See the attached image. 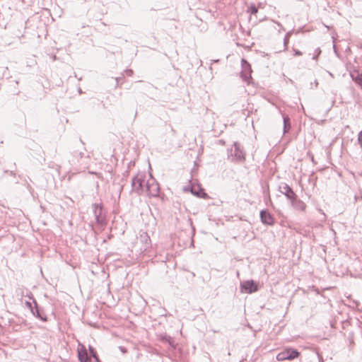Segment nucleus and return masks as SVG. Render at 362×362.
Wrapping results in <instances>:
<instances>
[{"instance_id":"1","label":"nucleus","mask_w":362,"mask_h":362,"mask_svg":"<svg viewBox=\"0 0 362 362\" xmlns=\"http://www.w3.org/2000/svg\"><path fill=\"white\" fill-rule=\"evenodd\" d=\"M300 355V353L297 349L286 348L277 354L276 360L278 361H284L286 360L292 361L298 358Z\"/></svg>"},{"instance_id":"2","label":"nucleus","mask_w":362,"mask_h":362,"mask_svg":"<svg viewBox=\"0 0 362 362\" xmlns=\"http://www.w3.org/2000/svg\"><path fill=\"white\" fill-rule=\"evenodd\" d=\"M145 178L144 174L139 173L132 180V190L138 194H141L144 191V186L146 183Z\"/></svg>"},{"instance_id":"3","label":"nucleus","mask_w":362,"mask_h":362,"mask_svg":"<svg viewBox=\"0 0 362 362\" xmlns=\"http://www.w3.org/2000/svg\"><path fill=\"white\" fill-rule=\"evenodd\" d=\"M233 146L234 148V153H230L231 160L233 162H244L245 160V152L240 144L235 141Z\"/></svg>"},{"instance_id":"4","label":"nucleus","mask_w":362,"mask_h":362,"mask_svg":"<svg viewBox=\"0 0 362 362\" xmlns=\"http://www.w3.org/2000/svg\"><path fill=\"white\" fill-rule=\"evenodd\" d=\"M92 208L93 211V214L95 216V221L97 223L100 225H103L105 223V216L104 213V209L100 204H93Z\"/></svg>"},{"instance_id":"5","label":"nucleus","mask_w":362,"mask_h":362,"mask_svg":"<svg viewBox=\"0 0 362 362\" xmlns=\"http://www.w3.org/2000/svg\"><path fill=\"white\" fill-rule=\"evenodd\" d=\"M242 71L240 72V77L244 81L250 83V80L252 78L251 73L252 68L250 63L245 59H241Z\"/></svg>"},{"instance_id":"6","label":"nucleus","mask_w":362,"mask_h":362,"mask_svg":"<svg viewBox=\"0 0 362 362\" xmlns=\"http://www.w3.org/2000/svg\"><path fill=\"white\" fill-rule=\"evenodd\" d=\"M146 192L149 196H158L160 192L159 185L153 177H151L148 180L146 181Z\"/></svg>"},{"instance_id":"7","label":"nucleus","mask_w":362,"mask_h":362,"mask_svg":"<svg viewBox=\"0 0 362 362\" xmlns=\"http://www.w3.org/2000/svg\"><path fill=\"white\" fill-rule=\"evenodd\" d=\"M279 190L284 194L288 200L294 199L297 197L296 194L293 192L292 188L286 183H281L279 187Z\"/></svg>"},{"instance_id":"8","label":"nucleus","mask_w":362,"mask_h":362,"mask_svg":"<svg viewBox=\"0 0 362 362\" xmlns=\"http://www.w3.org/2000/svg\"><path fill=\"white\" fill-rule=\"evenodd\" d=\"M240 286L241 289L247 293H252L258 290L257 284L253 280L244 281Z\"/></svg>"},{"instance_id":"9","label":"nucleus","mask_w":362,"mask_h":362,"mask_svg":"<svg viewBox=\"0 0 362 362\" xmlns=\"http://www.w3.org/2000/svg\"><path fill=\"white\" fill-rule=\"evenodd\" d=\"M259 215L263 224L267 226H273L274 224V218L267 210H262Z\"/></svg>"},{"instance_id":"10","label":"nucleus","mask_w":362,"mask_h":362,"mask_svg":"<svg viewBox=\"0 0 362 362\" xmlns=\"http://www.w3.org/2000/svg\"><path fill=\"white\" fill-rule=\"evenodd\" d=\"M350 76L352 80L354 81L358 86L362 88V73L360 72V70L354 68L352 70H350Z\"/></svg>"},{"instance_id":"11","label":"nucleus","mask_w":362,"mask_h":362,"mask_svg":"<svg viewBox=\"0 0 362 362\" xmlns=\"http://www.w3.org/2000/svg\"><path fill=\"white\" fill-rule=\"evenodd\" d=\"M291 203L292 206L296 210L304 211L306 209V204L302 200L298 199L297 197L291 200Z\"/></svg>"},{"instance_id":"12","label":"nucleus","mask_w":362,"mask_h":362,"mask_svg":"<svg viewBox=\"0 0 362 362\" xmlns=\"http://www.w3.org/2000/svg\"><path fill=\"white\" fill-rule=\"evenodd\" d=\"M78 357L80 362H88L90 357L88 356L86 349L82 346L81 349H78Z\"/></svg>"},{"instance_id":"13","label":"nucleus","mask_w":362,"mask_h":362,"mask_svg":"<svg viewBox=\"0 0 362 362\" xmlns=\"http://www.w3.org/2000/svg\"><path fill=\"white\" fill-rule=\"evenodd\" d=\"M33 303L35 304L34 306V311L35 313V315H34L36 317L40 319L43 322L47 321V316L44 314V313L38 308L37 301L35 300H33Z\"/></svg>"},{"instance_id":"14","label":"nucleus","mask_w":362,"mask_h":362,"mask_svg":"<svg viewBox=\"0 0 362 362\" xmlns=\"http://www.w3.org/2000/svg\"><path fill=\"white\" fill-rule=\"evenodd\" d=\"M140 241L144 245V250H146L151 245V239L149 235L146 232H142L139 236Z\"/></svg>"},{"instance_id":"15","label":"nucleus","mask_w":362,"mask_h":362,"mask_svg":"<svg viewBox=\"0 0 362 362\" xmlns=\"http://www.w3.org/2000/svg\"><path fill=\"white\" fill-rule=\"evenodd\" d=\"M159 339L162 342L168 343L172 348H175L174 340L170 336L166 334H162L159 335Z\"/></svg>"},{"instance_id":"16","label":"nucleus","mask_w":362,"mask_h":362,"mask_svg":"<svg viewBox=\"0 0 362 362\" xmlns=\"http://www.w3.org/2000/svg\"><path fill=\"white\" fill-rule=\"evenodd\" d=\"M284 119V133L288 132L291 129L290 118L288 115H283Z\"/></svg>"},{"instance_id":"17","label":"nucleus","mask_w":362,"mask_h":362,"mask_svg":"<svg viewBox=\"0 0 362 362\" xmlns=\"http://www.w3.org/2000/svg\"><path fill=\"white\" fill-rule=\"evenodd\" d=\"M191 192L193 194H195L196 196H197L198 197L204 198V197H207V194L203 189L196 191L193 187H192Z\"/></svg>"},{"instance_id":"18","label":"nucleus","mask_w":362,"mask_h":362,"mask_svg":"<svg viewBox=\"0 0 362 362\" xmlns=\"http://www.w3.org/2000/svg\"><path fill=\"white\" fill-rule=\"evenodd\" d=\"M292 35V32L291 31H289L288 32L286 35H285V37L284 38V50L287 49L288 48V44L289 42V38Z\"/></svg>"},{"instance_id":"19","label":"nucleus","mask_w":362,"mask_h":362,"mask_svg":"<svg viewBox=\"0 0 362 362\" xmlns=\"http://www.w3.org/2000/svg\"><path fill=\"white\" fill-rule=\"evenodd\" d=\"M248 11H249L251 14H256V13L258 12V9H257V8L255 5H252V6L249 8Z\"/></svg>"},{"instance_id":"20","label":"nucleus","mask_w":362,"mask_h":362,"mask_svg":"<svg viewBox=\"0 0 362 362\" xmlns=\"http://www.w3.org/2000/svg\"><path fill=\"white\" fill-rule=\"evenodd\" d=\"M88 350H89L91 357H95V356H98L95 349L93 346H90L88 348Z\"/></svg>"},{"instance_id":"21","label":"nucleus","mask_w":362,"mask_h":362,"mask_svg":"<svg viewBox=\"0 0 362 362\" xmlns=\"http://www.w3.org/2000/svg\"><path fill=\"white\" fill-rule=\"evenodd\" d=\"M25 305L30 310L33 315H35V313L34 311V307H33L32 303L30 302L26 301Z\"/></svg>"},{"instance_id":"22","label":"nucleus","mask_w":362,"mask_h":362,"mask_svg":"<svg viewBox=\"0 0 362 362\" xmlns=\"http://www.w3.org/2000/svg\"><path fill=\"white\" fill-rule=\"evenodd\" d=\"M321 53V50L320 48H317L315 50V54L313 57V59H317V57L319 56V54Z\"/></svg>"},{"instance_id":"23","label":"nucleus","mask_w":362,"mask_h":362,"mask_svg":"<svg viewBox=\"0 0 362 362\" xmlns=\"http://www.w3.org/2000/svg\"><path fill=\"white\" fill-rule=\"evenodd\" d=\"M358 144L362 147V131H360L358 134Z\"/></svg>"},{"instance_id":"24","label":"nucleus","mask_w":362,"mask_h":362,"mask_svg":"<svg viewBox=\"0 0 362 362\" xmlns=\"http://www.w3.org/2000/svg\"><path fill=\"white\" fill-rule=\"evenodd\" d=\"M122 77H117L115 78L116 86H119L120 83H122Z\"/></svg>"},{"instance_id":"25","label":"nucleus","mask_w":362,"mask_h":362,"mask_svg":"<svg viewBox=\"0 0 362 362\" xmlns=\"http://www.w3.org/2000/svg\"><path fill=\"white\" fill-rule=\"evenodd\" d=\"M293 50L294 52V56H301L303 54L302 52L298 49L293 48Z\"/></svg>"},{"instance_id":"26","label":"nucleus","mask_w":362,"mask_h":362,"mask_svg":"<svg viewBox=\"0 0 362 362\" xmlns=\"http://www.w3.org/2000/svg\"><path fill=\"white\" fill-rule=\"evenodd\" d=\"M124 71H125L126 74L129 76H132L134 73L133 70H132V69H126Z\"/></svg>"},{"instance_id":"27","label":"nucleus","mask_w":362,"mask_h":362,"mask_svg":"<svg viewBox=\"0 0 362 362\" xmlns=\"http://www.w3.org/2000/svg\"><path fill=\"white\" fill-rule=\"evenodd\" d=\"M25 296H28L30 299H32L33 300H35V299L33 298V294H32V293H31L30 291H27V293H26V294H25Z\"/></svg>"},{"instance_id":"28","label":"nucleus","mask_w":362,"mask_h":362,"mask_svg":"<svg viewBox=\"0 0 362 362\" xmlns=\"http://www.w3.org/2000/svg\"><path fill=\"white\" fill-rule=\"evenodd\" d=\"M100 360H99V358L98 356H95V357H93V359H89V361L88 362H99Z\"/></svg>"},{"instance_id":"29","label":"nucleus","mask_w":362,"mask_h":362,"mask_svg":"<svg viewBox=\"0 0 362 362\" xmlns=\"http://www.w3.org/2000/svg\"><path fill=\"white\" fill-rule=\"evenodd\" d=\"M20 290L21 291V295L24 296L23 288H20Z\"/></svg>"}]
</instances>
